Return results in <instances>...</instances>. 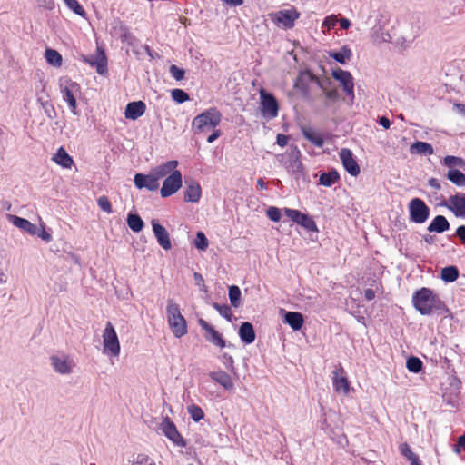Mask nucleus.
<instances>
[{
	"label": "nucleus",
	"mask_w": 465,
	"mask_h": 465,
	"mask_svg": "<svg viewBox=\"0 0 465 465\" xmlns=\"http://www.w3.org/2000/svg\"><path fill=\"white\" fill-rule=\"evenodd\" d=\"M411 302L413 307L422 315H430L445 308L438 295L426 287L417 290L412 295Z\"/></svg>",
	"instance_id": "1"
},
{
	"label": "nucleus",
	"mask_w": 465,
	"mask_h": 465,
	"mask_svg": "<svg viewBox=\"0 0 465 465\" xmlns=\"http://www.w3.org/2000/svg\"><path fill=\"white\" fill-rule=\"evenodd\" d=\"M222 118V113L216 107H211L193 119L192 128L194 134H205L216 129Z\"/></svg>",
	"instance_id": "2"
},
{
	"label": "nucleus",
	"mask_w": 465,
	"mask_h": 465,
	"mask_svg": "<svg viewBox=\"0 0 465 465\" xmlns=\"http://www.w3.org/2000/svg\"><path fill=\"white\" fill-rule=\"evenodd\" d=\"M167 321L170 329L176 338H181L187 333V322L181 314L180 307L173 300L167 302Z\"/></svg>",
	"instance_id": "3"
},
{
	"label": "nucleus",
	"mask_w": 465,
	"mask_h": 465,
	"mask_svg": "<svg viewBox=\"0 0 465 465\" xmlns=\"http://www.w3.org/2000/svg\"><path fill=\"white\" fill-rule=\"evenodd\" d=\"M60 91L63 94L64 101L68 103L69 108L74 114H76L77 102L76 95L81 92L79 84L72 81L68 77H63L60 79Z\"/></svg>",
	"instance_id": "4"
},
{
	"label": "nucleus",
	"mask_w": 465,
	"mask_h": 465,
	"mask_svg": "<svg viewBox=\"0 0 465 465\" xmlns=\"http://www.w3.org/2000/svg\"><path fill=\"white\" fill-rule=\"evenodd\" d=\"M103 352L113 357L120 354V342L115 329L111 322H108L103 331Z\"/></svg>",
	"instance_id": "5"
},
{
	"label": "nucleus",
	"mask_w": 465,
	"mask_h": 465,
	"mask_svg": "<svg viewBox=\"0 0 465 465\" xmlns=\"http://www.w3.org/2000/svg\"><path fill=\"white\" fill-rule=\"evenodd\" d=\"M271 20L279 27L291 29L294 26L295 21L300 17L296 8L283 9L269 14Z\"/></svg>",
	"instance_id": "6"
},
{
	"label": "nucleus",
	"mask_w": 465,
	"mask_h": 465,
	"mask_svg": "<svg viewBox=\"0 0 465 465\" xmlns=\"http://www.w3.org/2000/svg\"><path fill=\"white\" fill-rule=\"evenodd\" d=\"M410 220L415 223H425L430 216V208L420 198H413L408 205Z\"/></svg>",
	"instance_id": "7"
},
{
	"label": "nucleus",
	"mask_w": 465,
	"mask_h": 465,
	"mask_svg": "<svg viewBox=\"0 0 465 465\" xmlns=\"http://www.w3.org/2000/svg\"><path fill=\"white\" fill-rule=\"evenodd\" d=\"M260 99L262 114L270 119L275 118L279 113V104L276 98L264 89H261Z\"/></svg>",
	"instance_id": "8"
},
{
	"label": "nucleus",
	"mask_w": 465,
	"mask_h": 465,
	"mask_svg": "<svg viewBox=\"0 0 465 465\" xmlns=\"http://www.w3.org/2000/svg\"><path fill=\"white\" fill-rule=\"evenodd\" d=\"M284 213L292 222L305 228L309 232H318L317 225L314 220L306 213H303L296 209L284 208Z\"/></svg>",
	"instance_id": "9"
},
{
	"label": "nucleus",
	"mask_w": 465,
	"mask_h": 465,
	"mask_svg": "<svg viewBox=\"0 0 465 465\" xmlns=\"http://www.w3.org/2000/svg\"><path fill=\"white\" fill-rule=\"evenodd\" d=\"M183 184L182 173L178 170H174L163 181L161 188V196L163 198L174 194Z\"/></svg>",
	"instance_id": "10"
},
{
	"label": "nucleus",
	"mask_w": 465,
	"mask_h": 465,
	"mask_svg": "<svg viewBox=\"0 0 465 465\" xmlns=\"http://www.w3.org/2000/svg\"><path fill=\"white\" fill-rule=\"evenodd\" d=\"M161 430L163 433L178 447H185L186 440L178 431L175 424L170 418L165 417L161 423Z\"/></svg>",
	"instance_id": "11"
},
{
	"label": "nucleus",
	"mask_w": 465,
	"mask_h": 465,
	"mask_svg": "<svg viewBox=\"0 0 465 465\" xmlns=\"http://www.w3.org/2000/svg\"><path fill=\"white\" fill-rule=\"evenodd\" d=\"M332 76L338 80L343 87L346 94L353 100L354 98V84L353 78L350 72L341 68L332 71Z\"/></svg>",
	"instance_id": "12"
},
{
	"label": "nucleus",
	"mask_w": 465,
	"mask_h": 465,
	"mask_svg": "<svg viewBox=\"0 0 465 465\" xmlns=\"http://www.w3.org/2000/svg\"><path fill=\"white\" fill-rule=\"evenodd\" d=\"M344 374L345 371L343 367L339 364L333 371V387L337 392L348 394L350 391V383Z\"/></svg>",
	"instance_id": "13"
},
{
	"label": "nucleus",
	"mask_w": 465,
	"mask_h": 465,
	"mask_svg": "<svg viewBox=\"0 0 465 465\" xmlns=\"http://www.w3.org/2000/svg\"><path fill=\"white\" fill-rule=\"evenodd\" d=\"M340 158L345 170L352 176H357L361 170L357 162L354 160L350 149L343 148L340 152Z\"/></svg>",
	"instance_id": "14"
},
{
	"label": "nucleus",
	"mask_w": 465,
	"mask_h": 465,
	"mask_svg": "<svg viewBox=\"0 0 465 465\" xmlns=\"http://www.w3.org/2000/svg\"><path fill=\"white\" fill-rule=\"evenodd\" d=\"M134 185L138 189L146 188L149 191H156L160 183L152 173L149 174L136 173L134 178Z\"/></svg>",
	"instance_id": "15"
},
{
	"label": "nucleus",
	"mask_w": 465,
	"mask_h": 465,
	"mask_svg": "<svg viewBox=\"0 0 465 465\" xmlns=\"http://www.w3.org/2000/svg\"><path fill=\"white\" fill-rule=\"evenodd\" d=\"M152 227L159 245L166 251L170 250L172 243L167 230L156 220L152 221Z\"/></svg>",
	"instance_id": "16"
},
{
	"label": "nucleus",
	"mask_w": 465,
	"mask_h": 465,
	"mask_svg": "<svg viewBox=\"0 0 465 465\" xmlns=\"http://www.w3.org/2000/svg\"><path fill=\"white\" fill-rule=\"evenodd\" d=\"M199 325L202 327L203 330H204L208 334L209 337L207 339L214 345L224 348L226 346L225 341L223 339L221 333H219L212 325H210L205 320L199 319L198 320Z\"/></svg>",
	"instance_id": "17"
},
{
	"label": "nucleus",
	"mask_w": 465,
	"mask_h": 465,
	"mask_svg": "<svg viewBox=\"0 0 465 465\" xmlns=\"http://www.w3.org/2000/svg\"><path fill=\"white\" fill-rule=\"evenodd\" d=\"M146 111V104L143 101L128 103L125 107L124 116L126 119L136 120Z\"/></svg>",
	"instance_id": "18"
},
{
	"label": "nucleus",
	"mask_w": 465,
	"mask_h": 465,
	"mask_svg": "<svg viewBox=\"0 0 465 465\" xmlns=\"http://www.w3.org/2000/svg\"><path fill=\"white\" fill-rule=\"evenodd\" d=\"M450 208L457 217H465V193H457L449 198Z\"/></svg>",
	"instance_id": "19"
},
{
	"label": "nucleus",
	"mask_w": 465,
	"mask_h": 465,
	"mask_svg": "<svg viewBox=\"0 0 465 465\" xmlns=\"http://www.w3.org/2000/svg\"><path fill=\"white\" fill-rule=\"evenodd\" d=\"M186 189L184 191V201L197 203L201 198V186L200 184L193 180L185 181Z\"/></svg>",
	"instance_id": "20"
},
{
	"label": "nucleus",
	"mask_w": 465,
	"mask_h": 465,
	"mask_svg": "<svg viewBox=\"0 0 465 465\" xmlns=\"http://www.w3.org/2000/svg\"><path fill=\"white\" fill-rule=\"evenodd\" d=\"M177 165V161H167L166 163L153 169L151 173L153 174L157 182H159V180L164 177L166 178L169 174H171V173L175 170Z\"/></svg>",
	"instance_id": "21"
},
{
	"label": "nucleus",
	"mask_w": 465,
	"mask_h": 465,
	"mask_svg": "<svg viewBox=\"0 0 465 465\" xmlns=\"http://www.w3.org/2000/svg\"><path fill=\"white\" fill-rule=\"evenodd\" d=\"M209 376L213 381L220 384L225 390H232L234 387V383L232 378L223 371H215L210 372Z\"/></svg>",
	"instance_id": "22"
},
{
	"label": "nucleus",
	"mask_w": 465,
	"mask_h": 465,
	"mask_svg": "<svg viewBox=\"0 0 465 465\" xmlns=\"http://www.w3.org/2000/svg\"><path fill=\"white\" fill-rule=\"evenodd\" d=\"M8 220L17 228L28 232L31 235L37 233V228L35 224L25 218L16 215H8Z\"/></svg>",
	"instance_id": "23"
},
{
	"label": "nucleus",
	"mask_w": 465,
	"mask_h": 465,
	"mask_svg": "<svg viewBox=\"0 0 465 465\" xmlns=\"http://www.w3.org/2000/svg\"><path fill=\"white\" fill-rule=\"evenodd\" d=\"M84 62L89 64L92 67H94L96 72L100 74L107 71V59L104 51H100L95 58L92 56L84 58Z\"/></svg>",
	"instance_id": "24"
},
{
	"label": "nucleus",
	"mask_w": 465,
	"mask_h": 465,
	"mask_svg": "<svg viewBox=\"0 0 465 465\" xmlns=\"http://www.w3.org/2000/svg\"><path fill=\"white\" fill-rule=\"evenodd\" d=\"M51 361L54 369L62 374H66L71 372V362L68 360L67 356L60 358L58 356H52Z\"/></svg>",
	"instance_id": "25"
},
{
	"label": "nucleus",
	"mask_w": 465,
	"mask_h": 465,
	"mask_svg": "<svg viewBox=\"0 0 465 465\" xmlns=\"http://www.w3.org/2000/svg\"><path fill=\"white\" fill-rule=\"evenodd\" d=\"M239 336L241 340L247 343H252L255 340V331L251 322H242L239 329Z\"/></svg>",
	"instance_id": "26"
},
{
	"label": "nucleus",
	"mask_w": 465,
	"mask_h": 465,
	"mask_svg": "<svg viewBox=\"0 0 465 465\" xmlns=\"http://www.w3.org/2000/svg\"><path fill=\"white\" fill-rule=\"evenodd\" d=\"M55 163L62 166L63 168H71L74 164L73 158L67 153L64 147H60L56 153L52 158Z\"/></svg>",
	"instance_id": "27"
},
{
	"label": "nucleus",
	"mask_w": 465,
	"mask_h": 465,
	"mask_svg": "<svg viewBox=\"0 0 465 465\" xmlns=\"http://www.w3.org/2000/svg\"><path fill=\"white\" fill-rule=\"evenodd\" d=\"M450 228V223L443 215H437L428 226L429 232H443Z\"/></svg>",
	"instance_id": "28"
},
{
	"label": "nucleus",
	"mask_w": 465,
	"mask_h": 465,
	"mask_svg": "<svg viewBox=\"0 0 465 465\" xmlns=\"http://www.w3.org/2000/svg\"><path fill=\"white\" fill-rule=\"evenodd\" d=\"M302 134L303 136L310 141L312 144H314L317 147H322L324 143L323 137L321 133L318 131L311 128L306 127L302 128Z\"/></svg>",
	"instance_id": "29"
},
{
	"label": "nucleus",
	"mask_w": 465,
	"mask_h": 465,
	"mask_svg": "<svg viewBox=\"0 0 465 465\" xmlns=\"http://www.w3.org/2000/svg\"><path fill=\"white\" fill-rule=\"evenodd\" d=\"M285 322L288 323L292 330H300L303 323L304 319L302 313L296 312H288L285 314Z\"/></svg>",
	"instance_id": "30"
},
{
	"label": "nucleus",
	"mask_w": 465,
	"mask_h": 465,
	"mask_svg": "<svg viewBox=\"0 0 465 465\" xmlns=\"http://www.w3.org/2000/svg\"><path fill=\"white\" fill-rule=\"evenodd\" d=\"M340 179V175L337 171L332 170L328 173H322L320 175L319 183L323 186L330 187L335 184Z\"/></svg>",
	"instance_id": "31"
},
{
	"label": "nucleus",
	"mask_w": 465,
	"mask_h": 465,
	"mask_svg": "<svg viewBox=\"0 0 465 465\" xmlns=\"http://www.w3.org/2000/svg\"><path fill=\"white\" fill-rule=\"evenodd\" d=\"M446 177L449 181L459 187L465 186V174L458 169H450Z\"/></svg>",
	"instance_id": "32"
},
{
	"label": "nucleus",
	"mask_w": 465,
	"mask_h": 465,
	"mask_svg": "<svg viewBox=\"0 0 465 465\" xmlns=\"http://www.w3.org/2000/svg\"><path fill=\"white\" fill-rule=\"evenodd\" d=\"M411 153L430 155L433 153V147L428 143L418 141L411 146Z\"/></svg>",
	"instance_id": "33"
},
{
	"label": "nucleus",
	"mask_w": 465,
	"mask_h": 465,
	"mask_svg": "<svg viewBox=\"0 0 465 465\" xmlns=\"http://www.w3.org/2000/svg\"><path fill=\"white\" fill-rule=\"evenodd\" d=\"M441 279L446 282H452L459 277V270L456 266H447L441 270Z\"/></svg>",
	"instance_id": "34"
},
{
	"label": "nucleus",
	"mask_w": 465,
	"mask_h": 465,
	"mask_svg": "<svg viewBox=\"0 0 465 465\" xmlns=\"http://www.w3.org/2000/svg\"><path fill=\"white\" fill-rule=\"evenodd\" d=\"M290 164L288 168H291L293 172H300L302 170V162L300 160L301 153L294 147V149L290 153Z\"/></svg>",
	"instance_id": "35"
},
{
	"label": "nucleus",
	"mask_w": 465,
	"mask_h": 465,
	"mask_svg": "<svg viewBox=\"0 0 465 465\" xmlns=\"http://www.w3.org/2000/svg\"><path fill=\"white\" fill-rule=\"evenodd\" d=\"M443 164L450 169H455V167H460L465 170V160L460 157L448 155L443 158Z\"/></svg>",
	"instance_id": "36"
},
{
	"label": "nucleus",
	"mask_w": 465,
	"mask_h": 465,
	"mask_svg": "<svg viewBox=\"0 0 465 465\" xmlns=\"http://www.w3.org/2000/svg\"><path fill=\"white\" fill-rule=\"evenodd\" d=\"M127 224L134 232H138L143 228V221L137 214H129L127 217Z\"/></svg>",
	"instance_id": "37"
},
{
	"label": "nucleus",
	"mask_w": 465,
	"mask_h": 465,
	"mask_svg": "<svg viewBox=\"0 0 465 465\" xmlns=\"http://www.w3.org/2000/svg\"><path fill=\"white\" fill-rule=\"evenodd\" d=\"M45 55L48 64L54 66H61L63 61L62 55L56 50L46 49Z\"/></svg>",
	"instance_id": "38"
},
{
	"label": "nucleus",
	"mask_w": 465,
	"mask_h": 465,
	"mask_svg": "<svg viewBox=\"0 0 465 465\" xmlns=\"http://www.w3.org/2000/svg\"><path fill=\"white\" fill-rule=\"evenodd\" d=\"M330 56L340 64H344L351 56V51L349 47L343 46L341 51L331 53Z\"/></svg>",
	"instance_id": "39"
},
{
	"label": "nucleus",
	"mask_w": 465,
	"mask_h": 465,
	"mask_svg": "<svg viewBox=\"0 0 465 465\" xmlns=\"http://www.w3.org/2000/svg\"><path fill=\"white\" fill-rule=\"evenodd\" d=\"M422 366H423V363H422L421 360L419 359L418 357H414V356L410 357L406 362L407 369L411 372H413V373L420 372L422 369Z\"/></svg>",
	"instance_id": "40"
},
{
	"label": "nucleus",
	"mask_w": 465,
	"mask_h": 465,
	"mask_svg": "<svg viewBox=\"0 0 465 465\" xmlns=\"http://www.w3.org/2000/svg\"><path fill=\"white\" fill-rule=\"evenodd\" d=\"M229 299L233 307L237 308L240 305L241 290L238 286L232 285L229 288Z\"/></svg>",
	"instance_id": "41"
},
{
	"label": "nucleus",
	"mask_w": 465,
	"mask_h": 465,
	"mask_svg": "<svg viewBox=\"0 0 465 465\" xmlns=\"http://www.w3.org/2000/svg\"><path fill=\"white\" fill-rule=\"evenodd\" d=\"M188 413L190 417L195 421L198 422L204 418V412L201 407L195 404H192L187 407Z\"/></svg>",
	"instance_id": "42"
},
{
	"label": "nucleus",
	"mask_w": 465,
	"mask_h": 465,
	"mask_svg": "<svg viewBox=\"0 0 465 465\" xmlns=\"http://www.w3.org/2000/svg\"><path fill=\"white\" fill-rule=\"evenodd\" d=\"M64 2L66 6L74 11L76 15H79L83 17L85 16L86 12L77 0H64Z\"/></svg>",
	"instance_id": "43"
},
{
	"label": "nucleus",
	"mask_w": 465,
	"mask_h": 465,
	"mask_svg": "<svg viewBox=\"0 0 465 465\" xmlns=\"http://www.w3.org/2000/svg\"><path fill=\"white\" fill-rule=\"evenodd\" d=\"M171 96L173 101L178 104L184 103L190 99L189 94L182 89H173L171 91Z\"/></svg>",
	"instance_id": "44"
},
{
	"label": "nucleus",
	"mask_w": 465,
	"mask_h": 465,
	"mask_svg": "<svg viewBox=\"0 0 465 465\" xmlns=\"http://www.w3.org/2000/svg\"><path fill=\"white\" fill-rule=\"evenodd\" d=\"M194 246L201 250L205 251L208 247V239L206 238L205 234L203 232H198L196 233V237L194 239Z\"/></svg>",
	"instance_id": "45"
},
{
	"label": "nucleus",
	"mask_w": 465,
	"mask_h": 465,
	"mask_svg": "<svg viewBox=\"0 0 465 465\" xmlns=\"http://www.w3.org/2000/svg\"><path fill=\"white\" fill-rule=\"evenodd\" d=\"M213 307L218 311V312L227 320H231L232 310L227 304H219L217 302L213 303Z\"/></svg>",
	"instance_id": "46"
},
{
	"label": "nucleus",
	"mask_w": 465,
	"mask_h": 465,
	"mask_svg": "<svg viewBox=\"0 0 465 465\" xmlns=\"http://www.w3.org/2000/svg\"><path fill=\"white\" fill-rule=\"evenodd\" d=\"M97 204L105 213H113L112 204L106 196H104V195L100 196L97 199Z\"/></svg>",
	"instance_id": "47"
},
{
	"label": "nucleus",
	"mask_w": 465,
	"mask_h": 465,
	"mask_svg": "<svg viewBox=\"0 0 465 465\" xmlns=\"http://www.w3.org/2000/svg\"><path fill=\"white\" fill-rule=\"evenodd\" d=\"M132 465H155V463L146 454H138Z\"/></svg>",
	"instance_id": "48"
},
{
	"label": "nucleus",
	"mask_w": 465,
	"mask_h": 465,
	"mask_svg": "<svg viewBox=\"0 0 465 465\" xmlns=\"http://www.w3.org/2000/svg\"><path fill=\"white\" fill-rule=\"evenodd\" d=\"M169 72L171 74V75L176 80V81H181L184 78V74H185V72L183 69L182 68H179L177 65L175 64H172L170 66V69H169Z\"/></svg>",
	"instance_id": "49"
},
{
	"label": "nucleus",
	"mask_w": 465,
	"mask_h": 465,
	"mask_svg": "<svg viewBox=\"0 0 465 465\" xmlns=\"http://www.w3.org/2000/svg\"><path fill=\"white\" fill-rule=\"evenodd\" d=\"M266 213H267V216L269 217V219L273 222H279L281 220V217H282L281 211L277 207H273V206L269 207L267 209Z\"/></svg>",
	"instance_id": "50"
},
{
	"label": "nucleus",
	"mask_w": 465,
	"mask_h": 465,
	"mask_svg": "<svg viewBox=\"0 0 465 465\" xmlns=\"http://www.w3.org/2000/svg\"><path fill=\"white\" fill-rule=\"evenodd\" d=\"M401 453L406 457L409 460H411L413 457H416L417 454L412 452L410 446L407 443H403L400 447Z\"/></svg>",
	"instance_id": "51"
},
{
	"label": "nucleus",
	"mask_w": 465,
	"mask_h": 465,
	"mask_svg": "<svg viewBox=\"0 0 465 465\" xmlns=\"http://www.w3.org/2000/svg\"><path fill=\"white\" fill-rule=\"evenodd\" d=\"M221 360H222V362L223 363V365L227 369H229V370H232L233 369L234 361H233V358L231 355H229L228 353H223L221 356Z\"/></svg>",
	"instance_id": "52"
},
{
	"label": "nucleus",
	"mask_w": 465,
	"mask_h": 465,
	"mask_svg": "<svg viewBox=\"0 0 465 465\" xmlns=\"http://www.w3.org/2000/svg\"><path fill=\"white\" fill-rule=\"evenodd\" d=\"M463 447H465V434L458 438L457 443L453 446V451L460 454Z\"/></svg>",
	"instance_id": "53"
},
{
	"label": "nucleus",
	"mask_w": 465,
	"mask_h": 465,
	"mask_svg": "<svg viewBox=\"0 0 465 465\" xmlns=\"http://www.w3.org/2000/svg\"><path fill=\"white\" fill-rule=\"evenodd\" d=\"M338 22L336 16L331 15L325 18L323 21L322 26L327 27L329 30L331 28H333L336 25V23Z\"/></svg>",
	"instance_id": "54"
},
{
	"label": "nucleus",
	"mask_w": 465,
	"mask_h": 465,
	"mask_svg": "<svg viewBox=\"0 0 465 465\" xmlns=\"http://www.w3.org/2000/svg\"><path fill=\"white\" fill-rule=\"evenodd\" d=\"M289 137L283 134H279L276 137V143L281 147H284L285 145H287Z\"/></svg>",
	"instance_id": "55"
},
{
	"label": "nucleus",
	"mask_w": 465,
	"mask_h": 465,
	"mask_svg": "<svg viewBox=\"0 0 465 465\" xmlns=\"http://www.w3.org/2000/svg\"><path fill=\"white\" fill-rule=\"evenodd\" d=\"M213 133L207 137V142L209 143H213L216 139H218L222 135V132L219 129L212 130Z\"/></svg>",
	"instance_id": "56"
},
{
	"label": "nucleus",
	"mask_w": 465,
	"mask_h": 465,
	"mask_svg": "<svg viewBox=\"0 0 465 465\" xmlns=\"http://www.w3.org/2000/svg\"><path fill=\"white\" fill-rule=\"evenodd\" d=\"M324 93H325V96L331 101H335L338 99V96H339L338 91L335 88L331 89V90H326V91H324Z\"/></svg>",
	"instance_id": "57"
},
{
	"label": "nucleus",
	"mask_w": 465,
	"mask_h": 465,
	"mask_svg": "<svg viewBox=\"0 0 465 465\" xmlns=\"http://www.w3.org/2000/svg\"><path fill=\"white\" fill-rule=\"evenodd\" d=\"M457 236L460 239L461 242L465 244V225H460L456 230Z\"/></svg>",
	"instance_id": "58"
},
{
	"label": "nucleus",
	"mask_w": 465,
	"mask_h": 465,
	"mask_svg": "<svg viewBox=\"0 0 465 465\" xmlns=\"http://www.w3.org/2000/svg\"><path fill=\"white\" fill-rule=\"evenodd\" d=\"M428 184H429L431 188H433V189H435V190H437V191L440 190V183H439L438 179H436V178H430V179L428 181Z\"/></svg>",
	"instance_id": "59"
},
{
	"label": "nucleus",
	"mask_w": 465,
	"mask_h": 465,
	"mask_svg": "<svg viewBox=\"0 0 465 465\" xmlns=\"http://www.w3.org/2000/svg\"><path fill=\"white\" fill-rule=\"evenodd\" d=\"M364 298L367 301H372L375 298V292L372 289H366L364 291Z\"/></svg>",
	"instance_id": "60"
},
{
	"label": "nucleus",
	"mask_w": 465,
	"mask_h": 465,
	"mask_svg": "<svg viewBox=\"0 0 465 465\" xmlns=\"http://www.w3.org/2000/svg\"><path fill=\"white\" fill-rule=\"evenodd\" d=\"M379 124L385 129H389L391 126V121L389 118L382 116L379 118Z\"/></svg>",
	"instance_id": "61"
},
{
	"label": "nucleus",
	"mask_w": 465,
	"mask_h": 465,
	"mask_svg": "<svg viewBox=\"0 0 465 465\" xmlns=\"http://www.w3.org/2000/svg\"><path fill=\"white\" fill-rule=\"evenodd\" d=\"M193 278H194L195 282H196L197 285H199V286L203 285L204 287V281H203V278L201 273L194 272L193 273Z\"/></svg>",
	"instance_id": "62"
},
{
	"label": "nucleus",
	"mask_w": 465,
	"mask_h": 465,
	"mask_svg": "<svg viewBox=\"0 0 465 465\" xmlns=\"http://www.w3.org/2000/svg\"><path fill=\"white\" fill-rule=\"evenodd\" d=\"M340 25L342 29H348L351 25V22L347 18H341L340 20Z\"/></svg>",
	"instance_id": "63"
},
{
	"label": "nucleus",
	"mask_w": 465,
	"mask_h": 465,
	"mask_svg": "<svg viewBox=\"0 0 465 465\" xmlns=\"http://www.w3.org/2000/svg\"><path fill=\"white\" fill-rule=\"evenodd\" d=\"M223 1L232 6H239L243 4V0H223Z\"/></svg>",
	"instance_id": "64"
}]
</instances>
